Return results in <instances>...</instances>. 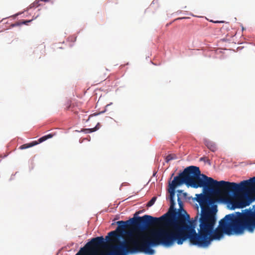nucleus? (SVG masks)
<instances>
[{
    "label": "nucleus",
    "instance_id": "nucleus-5",
    "mask_svg": "<svg viewBox=\"0 0 255 255\" xmlns=\"http://www.w3.org/2000/svg\"><path fill=\"white\" fill-rule=\"evenodd\" d=\"M189 166L184 169L183 172L179 173L178 176H175L171 183L169 184L168 192L170 194V206L169 211L164 214L166 215L163 220V222L166 227H172V223L178 215H184V212L176 211L174 208L175 202L174 201L175 188L179 185L185 184L188 187V181L189 180Z\"/></svg>",
    "mask_w": 255,
    "mask_h": 255
},
{
    "label": "nucleus",
    "instance_id": "nucleus-8",
    "mask_svg": "<svg viewBox=\"0 0 255 255\" xmlns=\"http://www.w3.org/2000/svg\"><path fill=\"white\" fill-rule=\"evenodd\" d=\"M113 249L116 255H125L128 251V246L124 243H121L118 246L113 247Z\"/></svg>",
    "mask_w": 255,
    "mask_h": 255
},
{
    "label": "nucleus",
    "instance_id": "nucleus-14",
    "mask_svg": "<svg viewBox=\"0 0 255 255\" xmlns=\"http://www.w3.org/2000/svg\"><path fill=\"white\" fill-rule=\"evenodd\" d=\"M173 159L171 155H168L166 157V161L168 162Z\"/></svg>",
    "mask_w": 255,
    "mask_h": 255
},
{
    "label": "nucleus",
    "instance_id": "nucleus-20",
    "mask_svg": "<svg viewBox=\"0 0 255 255\" xmlns=\"http://www.w3.org/2000/svg\"><path fill=\"white\" fill-rule=\"evenodd\" d=\"M110 0V1H114V0Z\"/></svg>",
    "mask_w": 255,
    "mask_h": 255
},
{
    "label": "nucleus",
    "instance_id": "nucleus-2",
    "mask_svg": "<svg viewBox=\"0 0 255 255\" xmlns=\"http://www.w3.org/2000/svg\"><path fill=\"white\" fill-rule=\"evenodd\" d=\"M230 183L234 184L229 186L232 189L225 191L221 189L217 195L227 198L232 194L237 195L240 193H244V197H236L230 200V203L233 209L245 207L255 201V176L244 180L239 184L235 182Z\"/></svg>",
    "mask_w": 255,
    "mask_h": 255
},
{
    "label": "nucleus",
    "instance_id": "nucleus-16",
    "mask_svg": "<svg viewBox=\"0 0 255 255\" xmlns=\"http://www.w3.org/2000/svg\"><path fill=\"white\" fill-rule=\"evenodd\" d=\"M85 130H89V131H90V132H93V131H96L97 130V128H90V129H85Z\"/></svg>",
    "mask_w": 255,
    "mask_h": 255
},
{
    "label": "nucleus",
    "instance_id": "nucleus-13",
    "mask_svg": "<svg viewBox=\"0 0 255 255\" xmlns=\"http://www.w3.org/2000/svg\"><path fill=\"white\" fill-rule=\"evenodd\" d=\"M156 200V197H153L151 198V199L147 203L146 206L148 207H151V206H152L154 204Z\"/></svg>",
    "mask_w": 255,
    "mask_h": 255
},
{
    "label": "nucleus",
    "instance_id": "nucleus-17",
    "mask_svg": "<svg viewBox=\"0 0 255 255\" xmlns=\"http://www.w3.org/2000/svg\"><path fill=\"white\" fill-rule=\"evenodd\" d=\"M215 23H220V22H224V21H215Z\"/></svg>",
    "mask_w": 255,
    "mask_h": 255
},
{
    "label": "nucleus",
    "instance_id": "nucleus-15",
    "mask_svg": "<svg viewBox=\"0 0 255 255\" xmlns=\"http://www.w3.org/2000/svg\"><path fill=\"white\" fill-rule=\"evenodd\" d=\"M33 19L29 20H23L21 23L24 24H27L28 23L31 22Z\"/></svg>",
    "mask_w": 255,
    "mask_h": 255
},
{
    "label": "nucleus",
    "instance_id": "nucleus-6",
    "mask_svg": "<svg viewBox=\"0 0 255 255\" xmlns=\"http://www.w3.org/2000/svg\"><path fill=\"white\" fill-rule=\"evenodd\" d=\"M106 244L105 239L103 237L94 238L88 242L83 248H82L76 254V255H80L81 253H88V252L95 251L96 250L104 248Z\"/></svg>",
    "mask_w": 255,
    "mask_h": 255
},
{
    "label": "nucleus",
    "instance_id": "nucleus-9",
    "mask_svg": "<svg viewBox=\"0 0 255 255\" xmlns=\"http://www.w3.org/2000/svg\"><path fill=\"white\" fill-rule=\"evenodd\" d=\"M244 213L255 229V209L254 211L247 210Z\"/></svg>",
    "mask_w": 255,
    "mask_h": 255
},
{
    "label": "nucleus",
    "instance_id": "nucleus-12",
    "mask_svg": "<svg viewBox=\"0 0 255 255\" xmlns=\"http://www.w3.org/2000/svg\"><path fill=\"white\" fill-rule=\"evenodd\" d=\"M80 255H108L103 252H102L93 251L89 254L81 253L80 254Z\"/></svg>",
    "mask_w": 255,
    "mask_h": 255
},
{
    "label": "nucleus",
    "instance_id": "nucleus-4",
    "mask_svg": "<svg viewBox=\"0 0 255 255\" xmlns=\"http://www.w3.org/2000/svg\"><path fill=\"white\" fill-rule=\"evenodd\" d=\"M188 176V187L190 186L194 188L203 187L205 191H212L216 195L221 189L225 191L231 190L232 188L229 186L234 185L228 181H218L204 174H201L199 168L195 166H189Z\"/></svg>",
    "mask_w": 255,
    "mask_h": 255
},
{
    "label": "nucleus",
    "instance_id": "nucleus-19",
    "mask_svg": "<svg viewBox=\"0 0 255 255\" xmlns=\"http://www.w3.org/2000/svg\"><path fill=\"white\" fill-rule=\"evenodd\" d=\"M35 5L34 3H32L31 5H30V7H32V6H34Z\"/></svg>",
    "mask_w": 255,
    "mask_h": 255
},
{
    "label": "nucleus",
    "instance_id": "nucleus-11",
    "mask_svg": "<svg viewBox=\"0 0 255 255\" xmlns=\"http://www.w3.org/2000/svg\"><path fill=\"white\" fill-rule=\"evenodd\" d=\"M204 143L205 145L209 148L211 151L215 152L217 150V146L213 141H211L207 138L204 139Z\"/></svg>",
    "mask_w": 255,
    "mask_h": 255
},
{
    "label": "nucleus",
    "instance_id": "nucleus-7",
    "mask_svg": "<svg viewBox=\"0 0 255 255\" xmlns=\"http://www.w3.org/2000/svg\"><path fill=\"white\" fill-rule=\"evenodd\" d=\"M54 136L53 134L50 133L47 135H44L39 138L38 141H33L32 142L24 144L19 147L20 149H24L27 148L32 147L34 145L38 144L39 143H41L48 139L52 138Z\"/></svg>",
    "mask_w": 255,
    "mask_h": 255
},
{
    "label": "nucleus",
    "instance_id": "nucleus-1",
    "mask_svg": "<svg viewBox=\"0 0 255 255\" xmlns=\"http://www.w3.org/2000/svg\"><path fill=\"white\" fill-rule=\"evenodd\" d=\"M196 200L201 208L199 219L200 230L197 234L195 228L198 215L194 220H190V216L185 210L184 215H178L173 221L172 227L159 228L152 230L148 234L141 235L131 240L132 245L138 252L152 254V247L160 245L166 247L172 246L175 243L182 245L189 240L192 245L207 247L213 240H220L224 234L231 235L242 234L245 230L253 232L255 228L244 213L238 216L233 214L226 215L219 222V226L215 230L216 222L217 206L215 203L217 198L210 194H196Z\"/></svg>",
    "mask_w": 255,
    "mask_h": 255
},
{
    "label": "nucleus",
    "instance_id": "nucleus-18",
    "mask_svg": "<svg viewBox=\"0 0 255 255\" xmlns=\"http://www.w3.org/2000/svg\"><path fill=\"white\" fill-rule=\"evenodd\" d=\"M105 76L104 77H103V78H102L101 81H104V80H105Z\"/></svg>",
    "mask_w": 255,
    "mask_h": 255
},
{
    "label": "nucleus",
    "instance_id": "nucleus-3",
    "mask_svg": "<svg viewBox=\"0 0 255 255\" xmlns=\"http://www.w3.org/2000/svg\"><path fill=\"white\" fill-rule=\"evenodd\" d=\"M166 215H162L159 218L152 217L150 215H144L142 217H133L126 221H119L117 222L118 227L115 231L110 232L108 236L106 237L107 241H114V239L119 237L118 232L121 234L125 232V230L128 229L129 231L128 234L132 236L133 233L143 231L152 225L163 223V219Z\"/></svg>",
    "mask_w": 255,
    "mask_h": 255
},
{
    "label": "nucleus",
    "instance_id": "nucleus-10",
    "mask_svg": "<svg viewBox=\"0 0 255 255\" xmlns=\"http://www.w3.org/2000/svg\"><path fill=\"white\" fill-rule=\"evenodd\" d=\"M177 202L180 206V208H182L183 206V203L181 201L182 198L186 199L187 197V194L184 192L182 190H177Z\"/></svg>",
    "mask_w": 255,
    "mask_h": 255
}]
</instances>
